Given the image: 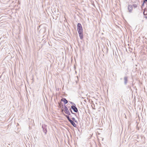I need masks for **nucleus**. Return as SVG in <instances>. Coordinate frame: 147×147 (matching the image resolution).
<instances>
[{"mask_svg": "<svg viewBox=\"0 0 147 147\" xmlns=\"http://www.w3.org/2000/svg\"><path fill=\"white\" fill-rule=\"evenodd\" d=\"M77 28L78 31V32H83L81 24L80 23H78L77 24Z\"/></svg>", "mask_w": 147, "mask_h": 147, "instance_id": "1", "label": "nucleus"}, {"mask_svg": "<svg viewBox=\"0 0 147 147\" xmlns=\"http://www.w3.org/2000/svg\"><path fill=\"white\" fill-rule=\"evenodd\" d=\"M71 108L75 112L77 113L78 112V109L77 107H76V105H72L71 107Z\"/></svg>", "mask_w": 147, "mask_h": 147, "instance_id": "2", "label": "nucleus"}, {"mask_svg": "<svg viewBox=\"0 0 147 147\" xmlns=\"http://www.w3.org/2000/svg\"><path fill=\"white\" fill-rule=\"evenodd\" d=\"M128 9L129 12L131 13L132 12L133 7L131 5H129L128 7Z\"/></svg>", "mask_w": 147, "mask_h": 147, "instance_id": "3", "label": "nucleus"}, {"mask_svg": "<svg viewBox=\"0 0 147 147\" xmlns=\"http://www.w3.org/2000/svg\"><path fill=\"white\" fill-rule=\"evenodd\" d=\"M127 78L128 77L127 76H125L124 78V83L125 85H126L127 82Z\"/></svg>", "mask_w": 147, "mask_h": 147, "instance_id": "4", "label": "nucleus"}, {"mask_svg": "<svg viewBox=\"0 0 147 147\" xmlns=\"http://www.w3.org/2000/svg\"><path fill=\"white\" fill-rule=\"evenodd\" d=\"M79 36L80 39H82L83 38V32H78Z\"/></svg>", "mask_w": 147, "mask_h": 147, "instance_id": "5", "label": "nucleus"}, {"mask_svg": "<svg viewBox=\"0 0 147 147\" xmlns=\"http://www.w3.org/2000/svg\"><path fill=\"white\" fill-rule=\"evenodd\" d=\"M63 108L64 109V111L65 113L69 111L65 105L63 107Z\"/></svg>", "mask_w": 147, "mask_h": 147, "instance_id": "6", "label": "nucleus"}, {"mask_svg": "<svg viewBox=\"0 0 147 147\" xmlns=\"http://www.w3.org/2000/svg\"><path fill=\"white\" fill-rule=\"evenodd\" d=\"M61 101L63 102L65 104H66L68 102V101L65 98H63L61 99Z\"/></svg>", "mask_w": 147, "mask_h": 147, "instance_id": "7", "label": "nucleus"}, {"mask_svg": "<svg viewBox=\"0 0 147 147\" xmlns=\"http://www.w3.org/2000/svg\"><path fill=\"white\" fill-rule=\"evenodd\" d=\"M71 125L74 127H76V125L74 122V121L72 120L71 119L69 121Z\"/></svg>", "mask_w": 147, "mask_h": 147, "instance_id": "8", "label": "nucleus"}, {"mask_svg": "<svg viewBox=\"0 0 147 147\" xmlns=\"http://www.w3.org/2000/svg\"><path fill=\"white\" fill-rule=\"evenodd\" d=\"M42 128L43 129V131L45 133V134H46L47 131L46 128H45V126L44 127L43 125L42 126Z\"/></svg>", "mask_w": 147, "mask_h": 147, "instance_id": "9", "label": "nucleus"}, {"mask_svg": "<svg viewBox=\"0 0 147 147\" xmlns=\"http://www.w3.org/2000/svg\"><path fill=\"white\" fill-rule=\"evenodd\" d=\"M143 13L144 15H147V9L146 8H145Z\"/></svg>", "mask_w": 147, "mask_h": 147, "instance_id": "10", "label": "nucleus"}, {"mask_svg": "<svg viewBox=\"0 0 147 147\" xmlns=\"http://www.w3.org/2000/svg\"><path fill=\"white\" fill-rule=\"evenodd\" d=\"M65 116L66 117V118H67L68 120L69 121L70 120H71V119L69 117V115H65Z\"/></svg>", "mask_w": 147, "mask_h": 147, "instance_id": "11", "label": "nucleus"}, {"mask_svg": "<svg viewBox=\"0 0 147 147\" xmlns=\"http://www.w3.org/2000/svg\"><path fill=\"white\" fill-rule=\"evenodd\" d=\"M72 120L73 121L75 122H77V120H76L75 118H74V117H72V118H71Z\"/></svg>", "mask_w": 147, "mask_h": 147, "instance_id": "12", "label": "nucleus"}, {"mask_svg": "<svg viewBox=\"0 0 147 147\" xmlns=\"http://www.w3.org/2000/svg\"><path fill=\"white\" fill-rule=\"evenodd\" d=\"M132 7H133L134 8H135L137 7V5L136 4H133L132 5Z\"/></svg>", "mask_w": 147, "mask_h": 147, "instance_id": "13", "label": "nucleus"}, {"mask_svg": "<svg viewBox=\"0 0 147 147\" xmlns=\"http://www.w3.org/2000/svg\"><path fill=\"white\" fill-rule=\"evenodd\" d=\"M69 110L70 111V112L73 114H75V113H74L73 112L72 110H71V109L70 108V109H69Z\"/></svg>", "mask_w": 147, "mask_h": 147, "instance_id": "14", "label": "nucleus"}, {"mask_svg": "<svg viewBox=\"0 0 147 147\" xmlns=\"http://www.w3.org/2000/svg\"><path fill=\"white\" fill-rule=\"evenodd\" d=\"M66 114H67L68 115H71V114L69 111Z\"/></svg>", "mask_w": 147, "mask_h": 147, "instance_id": "15", "label": "nucleus"}, {"mask_svg": "<svg viewBox=\"0 0 147 147\" xmlns=\"http://www.w3.org/2000/svg\"><path fill=\"white\" fill-rule=\"evenodd\" d=\"M145 3H144V1H143V4H142V7L144 6V4Z\"/></svg>", "mask_w": 147, "mask_h": 147, "instance_id": "16", "label": "nucleus"}, {"mask_svg": "<svg viewBox=\"0 0 147 147\" xmlns=\"http://www.w3.org/2000/svg\"><path fill=\"white\" fill-rule=\"evenodd\" d=\"M71 103L72 104V105H75L74 103L72 102H71Z\"/></svg>", "mask_w": 147, "mask_h": 147, "instance_id": "17", "label": "nucleus"}, {"mask_svg": "<svg viewBox=\"0 0 147 147\" xmlns=\"http://www.w3.org/2000/svg\"><path fill=\"white\" fill-rule=\"evenodd\" d=\"M144 3H146V2H147V0H144Z\"/></svg>", "mask_w": 147, "mask_h": 147, "instance_id": "18", "label": "nucleus"}, {"mask_svg": "<svg viewBox=\"0 0 147 147\" xmlns=\"http://www.w3.org/2000/svg\"><path fill=\"white\" fill-rule=\"evenodd\" d=\"M145 18H147V17H145Z\"/></svg>", "mask_w": 147, "mask_h": 147, "instance_id": "19", "label": "nucleus"}, {"mask_svg": "<svg viewBox=\"0 0 147 147\" xmlns=\"http://www.w3.org/2000/svg\"><path fill=\"white\" fill-rule=\"evenodd\" d=\"M146 13V11H145V13Z\"/></svg>", "mask_w": 147, "mask_h": 147, "instance_id": "20", "label": "nucleus"}]
</instances>
